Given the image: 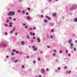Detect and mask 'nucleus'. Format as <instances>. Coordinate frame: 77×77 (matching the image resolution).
<instances>
[{
	"label": "nucleus",
	"mask_w": 77,
	"mask_h": 77,
	"mask_svg": "<svg viewBox=\"0 0 77 77\" xmlns=\"http://www.w3.org/2000/svg\"><path fill=\"white\" fill-rule=\"evenodd\" d=\"M74 51H76V48H74Z\"/></svg>",
	"instance_id": "51"
},
{
	"label": "nucleus",
	"mask_w": 77,
	"mask_h": 77,
	"mask_svg": "<svg viewBox=\"0 0 77 77\" xmlns=\"http://www.w3.org/2000/svg\"><path fill=\"white\" fill-rule=\"evenodd\" d=\"M27 58V59H29V56H27L26 57Z\"/></svg>",
	"instance_id": "33"
},
{
	"label": "nucleus",
	"mask_w": 77,
	"mask_h": 77,
	"mask_svg": "<svg viewBox=\"0 0 77 77\" xmlns=\"http://www.w3.org/2000/svg\"><path fill=\"white\" fill-rule=\"evenodd\" d=\"M13 52H15V49H13Z\"/></svg>",
	"instance_id": "27"
},
{
	"label": "nucleus",
	"mask_w": 77,
	"mask_h": 77,
	"mask_svg": "<svg viewBox=\"0 0 77 77\" xmlns=\"http://www.w3.org/2000/svg\"><path fill=\"white\" fill-rule=\"evenodd\" d=\"M47 20H45V23H46V22H47Z\"/></svg>",
	"instance_id": "58"
},
{
	"label": "nucleus",
	"mask_w": 77,
	"mask_h": 77,
	"mask_svg": "<svg viewBox=\"0 0 77 77\" xmlns=\"http://www.w3.org/2000/svg\"><path fill=\"white\" fill-rule=\"evenodd\" d=\"M23 14H25V11H23L22 12Z\"/></svg>",
	"instance_id": "24"
},
{
	"label": "nucleus",
	"mask_w": 77,
	"mask_h": 77,
	"mask_svg": "<svg viewBox=\"0 0 77 77\" xmlns=\"http://www.w3.org/2000/svg\"><path fill=\"white\" fill-rule=\"evenodd\" d=\"M11 55H12V56H14V52H12L11 54Z\"/></svg>",
	"instance_id": "15"
},
{
	"label": "nucleus",
	"mask_w": 77,
	"mask_h": 77,
	"mask_svg": "<svg viewBox=\"0 0 77 77\" xmlns=\"http://www.w3.org/2000/svg\"><path fill=\"white\" fill-rule=\"evenodd\" d=\"M72 43V39H70L69 41V44H71Z\"/></svg>",
	"instance_id": "5"
},
{
	"label": "nucleus",
	"mask_w": 77,
	"mask_h": 77,
	"mask_svg": "<svg viewBox=\"0 0 77 77\" xmlns=\"http://www.w3.org/2000/svg\"><path fill=\"white\" fill-rule=\"evenodd\" d=\"M32 35H33V36H35V33H33L32 34Z\"/></svg>",
	"instance_id": "49"
},
{
	"label": "nucleus",
	"mask_w": 77,
	"mask_h": 77,
	"mask_svg": "<svg viewBox=\"0 0 77 77\" xmlns=\"http://www.w3.org/2000/svg\"><path fill=\"white\" fill-rule=\"evenodd\" d=\"M18 60H16L14 61V62L15 63H16V62H18Z\"/></svg>",
	"instance_id": "26"
},
{
	"label": "nucleus",
	"mask_w": 77,
	"mask_h": 77,
	"mask_svg": "<svg viewBox=\"0 0 77 77\" xmlns=\"http://www.w3.org/2000/svg\"><path fill=\"white\" fill-rule=\"evenodd\" d=\"M23 26H26V24L25 23H23Z\"/></svg>",
	"instance_id": "54"
},
{
	"label": "nucleus",
	"mask_w": 77,
	"mask_h": 77,
	"mask_svg": "<svg viewBox=\"0 0 77 77\" xmlns=\"http://www.w3.org/2000/svg\"><path fill=\"white\" fill-rule=\"evenodd\" d=\"M56 51H57L56 50H54V53H56Z\"/></svg>",
	"instance_id": "30"
},
{
	"label": "nucleus",
	"mask_w": 77,
	"mask_h": 77,
	"mask_svg": "<svg viewBox=\"0 0 77 77\" xmlns=\"http://www.w3.org/2000/svg\"><path fill=\"white\" fill-rule=\"evenodd\" d=\"M53 23H50V25L51 26H53Z\"/></svg>",
	"instance_id": "18"
},
{
	"label": "nucleus",
	"mask_w": 77,
	"mask_h": 77,
	"mask_svg": "<svg viewBox=\"0 0 77 77\" xmlns=\"http://www.w3.org/2000/svg\"><path fill=\"white\" fill-rule=\"evenodd\" d=\"M13 32V31H11V32H10V33L11 34H12V32Z\"/></svg>",
	"instance_id": "31"
},
{
	"label": "nucleus",
	"mask_w": 77,
	"mask_h": 77,
	"mask_svg": "<svg viewBox=\"0 0 77 77\" xmlns=\"http://www.w3.org/2000/svg\"><path fill=\"white\" fill-rule=\"evenodd\" d=\"M48 70H49V69H46V71H48Z\"/></svg>",
	"instance_id": "42"
},
{
	"label": "nucleus",
	"mask_w": 77,
	"mask_h": 77,
	"mask_svg": "<svg viewBox=\"0 0 77 77\" xmlns=\"http://www.w3.org/2000/svg\"><path fill=\"white\" fill-rule=\"evenodd\" d=\"M26 18L28 20H30V16H27Z\"/></svg>",
	"instance_id": "7"
},
{
	"label": "nucleus",
	"mask_w": 77,
	"mask_h": 77,
	"mask_svg": "<svg viewBox=\"0 0 77 77\" xmlns=\"http://www.w3.org/2000/svg\"><path fill=\"white\" fill-rule=\"evenodd\" d=\"M75 43H77V40L75 41Z\"/></svg>",
	"instance_id": "64"
},
{
	"label": "nucleus",
	"mask_w": 77,
	"mask_h": 77,
	"mask_svg": "<svg viewBox=\"0 0 77 77\" xmlns=\"http://www.w3.org/2000/svg\"><path fill=\"white\" fill-rule=\"evenodd\" d=\"M66 74H68V73H69V74H70V73H71V71L67 72H66Z\"/></svg>",
	"instance_id": "13"
},
{
	"label": "nucleus",
	"mask_w": 77,
	"mask_h": 77,
	"mask_svg": "<svg viewBox=\"0 0 77 77\" xmlns=\"http://www.w3.org/2000/svg\"><path fill=\"white\" fill-rule=\"evenodd\" d=\"M41 72L42 73V74H45V69L43 68H42L41 70Z\"/></svg>",
	"instance_id": "2"
},
{
	"label": "nucleus",
	"mask_w": 77,
	"mask_h": 77,
	"mask_svg": "<svg viewBox=\"0 0 77 77\" xmlns=\"http://www.w3.org/2000/svg\"><path fill=\"white\" fill-rule=\"evenodd\" d=\"M30 34L31 35H32V32H30Z\"/></svg>",
	"instance_id": "63"
},
{
	"label": "nucleus",
	"mask_w": 77,
	"mask_h": 77,
	"mask_svg": "<svg viewBox=\"0 0 77 77\" xmlns=\"http://www.w3.org/2000/svg\"><path fill=\"white\" fill-rule=\"evenodd\" d=\"M13 21H16V19L14 18L13 19Z\"/></svg>",
	"instance_id": "47"
},
{
	"label": "nucleus",
	"mask_w": 77,
	"mask_h": 77,
	"mask_svg": "<svg viewBox=\"0 0 77 77\" xmlns=\"http://www.w3.org/2000/svg\"><path fill=\"white\" fill-rule=\"evenodd\" d=\"M5 26L6 27H8V25L7 24H5Z\"/></svg>",
	"instance_id": "28"
},
{
	"label": "nucleus",
	"mask_w": 77,
	"mask_h": 77,
	"mask_svg": "<svg viewBox=\"0 0 77 77\" xmlns=\"http://www.w3.org/2000/svg\"><path fill=\"white\" fill-rule=\"evenodd\" d=\"M53 56H56V54H53Z\"/></svg>",
	"instance_id": "29"
},
{
	"label": "nucleus",
	"mask_w": 77,
	"mask_h": 77,
	"mask_svg": "<svg viewBox=\"0 0 77 77\" xmlns=\"http://www.w3.org/2000/svg\"><path fill=\"white\" fill-rule=\"evenodd\" d=\"M35 38H36V37H33L32 39H35Z\"/></svg>",
	"instance_id": "37"
},
{
	"label": "nucleus",
	"mask_w": 77,
	"mask_h": 77,
	"mask_svg": "<svg viewBox=\"0 0 77 77\" xmlns=\"http://www.w3.org/2000/svg\"><path fill=\"white\" fill-rule=\"evenodd\" d=\"M20 11H21V10H19L17 12L18 13H20Z\"/></svg>",
	"instance_id": "21"
},
{
	"label": "nucleus",
	"mask_w": 77,
	"mask_h": 77,
	"mask_svg": "<svg viewBox=\"0 0 77 77\" xmlns=\"http://www.w3.org/2000/svg\"><path fill=\"white\" fill-rule=\"evenodd\" d=\"M21 44L22 45H24L25 43H24V42L23 41H22L21 42Z\"/></svg>",
	"instance_id": "9"
},
{
	"label": "nucleus",
	"mask_w": 77,
	"mask_h": 77,
	"mask_svg": "<svg viewBox=\"0 0 77 77\" xmlns=\"http://www.w3.org/2000/svg\"><path fill=\"white\" fill-rule=\"evenodd\" d=\"M22 68H24V65H23L22 66Z\"/></svg>",
	"instance_id": "34"
},
{
	"label": "nucleus",
	"mask_w": 77,
	"mask_h": 77,
	"mask_svg": "<svg viewBox=\"0 0 77 77\" xmlns=\"http://www.w3.org/2000/svg\"><path fill=\"white\" fill-rule=\"evenodd\" d=\"M77 8V5L73 4L72 6V9H75Z\"/></svg>",
	"instance_id": "3"
},
{
	"label": "nucleus",
	"mask_w": 77,
	"mask_h": 77,
	"mask_svg": "<svg viewBox=\"0 0 77 77\" xmlns=\"http://www.w3.org/2000/svg\"><path fill=\"white\" fill-rule=\"evenodd\" d=\"M5 34L6 35H8V33H7V32H5Z\"/></svg>",
	"instance_id": "44"
},
{
	"label": "nucleus",
	"mask_w": 77,
	"mask_h": 77,
	"mask_svg": "<svg viewBox=\"0 0 77 77\" xmlns=\"http://www.w3.org/2000/svg\"><path fill=\"white\" fill-rule=\"evenodd\" d=\"M68 56H71V54H69L68 55Z\"/></svg>",
	"instance_id": "62"
},
{
	"label": "nucleus",
	"mask_w": 77,
	"mask_h": 77,
	"mask_svg": "<svg viewBox=\"0 0 77 77\" xmlns=\"http://www.w3.org/2000/svg\"><path fill=\"white\" fill-rule=\"evenodd\" d=\"M18 35V33L17 32L15 33V35Z\"/></svg>",
	"instance_id": "45"
},
{
	"label": "nucleus",
	"mask_w": 77,
	"mask_h": 77,
	"mask_svg": "<svg viewBox=\"0 0 77 77\" xmlns=\"http://www.w3.org/2000/svg\"><path fill=\"white\" fill-rule=\"evenodd\" d=\"M39 77H42V75H39Z\"/></svg>",
	"instance_id": "50"
},
{
	"label": "nucleus",
	"mask_w": 77,
	"mask_h": 77,
	"mask_svg": "<svg viewBox=\"0 0 77 77\" xmlns=\"http://www.w3.org/2000/svg\"><path fill=\"white\" fill-rule=\"evenodd\" d=\"M47 48H50V46H47Z\"/></svg>",
	"instance_id": "40"
},
{
	"label": "nucleus",
	"mask_w": 77,
	"mask_h": 77,
	"mask_svg": "<svg viewBox=\"0 0 77 77\" xmlns=\"http://www.w3.org/2000/svg\"><path fill=\"white\" fill-rule=\"evenodd\" d=\"M19 54H20V55H22V54H23V52H19Z\"/></svg>",
	"instance_id": "12"
},
{
	"label": "nucleus",
	"mask_w": 77,
	"mask_h": 77,
	"mask_svg": "<svg viewBox=\"0 0 77 77\" xmlns=\"http://www.w3.org/2000/svg\"><path fill=\"white\" fill-rule=\"evenodd\" d=\"M74 21L75 22H77V18H75L74 19Z\"/></svg>",
	"instance_id": "11"
},
{
	"label": "nucleus",
	"mask_w": 77,
	"mask_h": 77,
	"mask_svg": "<svg viewBox=\"0 0 77 77\" xmlns=\"http://www.w3.org/2000/svg\"><path fill=\"white\" fill-rule=\"evenodd\" d=\"M64 68H65V69H67V67L66 66H64Z\"/></svg>",
	"instance_id": "32"
},
{
	"label": "nucleus",
	"mask_w": 77,
	"mask_h": 77,
	"mask_svg": "<svg viewBox=\"0 0 77 77\" xmlns=\"http://www.w3.org/2000/svg\"><path fill=\"white\" fill-rule=\"evenodd\" d=\"M9 16H13L15 15V12L14 11H10L8 13Z\"/></svg>",
	"instance_id": "1"
},
{
	"label": "nucleus",
	"mask_w": 77,
	"mask_h": 77,
	"mask_svg": "<svg viewBox=\"0 0 77 77\" xmlns=\"http://www.w3.org/2000/svg\"><path fill=\"white\" fill-rule=\"evenodd\" d=\"M27 9L28 11H30V8H28Z\"/></svg>",
	"instance_id": "22"
},
{
	"label": "nucleus",
	"mask_w": 77,
	"mask_h": 77,
	"mask_svg": "<svg viewBox=\"0 0 77 77\" xmlns=\"http://www.w3.org/2000/svg\"><path fill=\"white\" fill-rule=\"evenodd\" d=\"M26 37L28 39H30V37H29V35H27L26 36Z\"/></svg>",
	"instance_id": "17"
},
{
	"label": "nucleus",
	"mask_w": 77,
	"mask_h": 77,
	"mask_svg": "<svg viewBox=\"0 0 77 77\" xmlns=\"http://www.w3.org/2000/svg\"><path fill=\"white\" fill-rule=\"evenodd\" d=\"M38 60H40V58H38Z\"/></svg>",
	"instance_id": "48"
},
{
	"label": "nucleus",
	"mask_w": 77,
	"mask_h": 77,
	"mask_svg": "<svg viewBox=\"0 0 77 77\" xmlns=\"http://www.w3.org/2000/svg\"><path fill=\"white\" fill-rule=\"evenodd\" d=\"M9 18L10 20H11V19H12V17H9Z\"/></svg>",
	"instance_id": "38"
},
{
	"label": "nucleus",
	"mask_w": 77,
	"mask_h": 77,
	"mask_svg": "<svg viewBox=\"0 0 77 77\" xmlns=\"http://www.w3.org/2000/svg\"><path fill=\"white\" fill-rule=\"evenodd\" d=\"M33 30H35L36 29V28L35 27H33Z\"/></svg>",
	"instance_id": "46"
},
{
	"label": "nucleus",
	"mask_w": 77,
	"mask_h": 77,
	"mask_svg": "<svg viewBox=\"0 0 77 77\" xmlns=\"http://www.w3.org/2000/svg\"><path fill=\"white\" fill-rule=\"evenodd\" d=\"M16 53H19V52L18 51H16Z\"/></svg>",
	"instance_id": "61"
},
{
	"label": "nucleus",
	"mask_w": 77,
	"mask_h": 77,
	"mask_svg": "<svg viewBox=\"0 0 77 77\" xmlns=\"http://www.w3.org/2000/svg\"><path fill=\"white\" fill-rule=\"evenodd\" d=\"M15 27H14L13 29V30H12V31H13V32H14V30H15Z\"/></svg>",
	"instance_id": "16"
},
{
	"label": "nucleus",
	"mask_w": 77,
	"mask_h": 77,
	"mask_svg": "<svg viewBox=\"0 0 77 77\" xmlns=\"http://www.w3.org/2000/svg\"><path fill=\"white\" fill-rule=\"evenodd\" d=\"M45 17H46V18H48V16H46Z\"/></svg>",
	"instance_id": "59"
},
{
	"label": "nucleus",
	"mask_w": 77,
	"mask_h": 77,
	"mask_svg": "<svg viewBox=\"0 0 77 77\" xmlns=\"http://www.w3.org/2000/svg\"><path fill=\"white\" fill-rule=\"evenodd\" d=\"M48 20H50V17H48Z\"/></svg>",
	"instance_id": "60"
},
{
	"label": "nucleus",
	"mask_w": 77,
	"mask_h": 77,
	"mask_svg": "<svg viewBox=\"0 0 77 77\" xmlns=\"http://www.w3.org/2000/svg\"><path fill=\"white\" fill-rule=\"evenodd\" d=\"M50 37H51V38L53 39V35H51Z\"/></svg>",
	"instance_id": "20"
},
{
	"label": "nucleus",
	"mask_w": 77,
	"mask_h": 77,
	"mask_svg": "<svg viewBox=\"0 0 77 77\" xmlns=\"http://www.w3.org/2000/svg\"><path fill=\"white\" fill-rule=\"evenodd\" d=\"M37 39L38 40V42H41V40H40V38H37Z\"/></svg>",
	"instance_id": "8"
},
{
	"label": "nucleus",
	"mask_w": 77,
	"mask_h": 77,
	"mask_svg": "<svg viewBox=\"0 0 77 77\" xmlns=\"http://www.w3.org/2000/svg\"><path fill=\"white\" fill-rule=\"evenodd\" d=\"M47 37L48 39H50V36L49 35H47Z\"/></svg>",
	"instance_id": "14"
},
{
	"label": "nucleus",
	"mask_w": 77,
	"mask_h": 77,
	"mask_svg": "<svg viewBox=\"0 0 77 77\" xmlns=\"http://www.w3.org/2000/svg\"><path fill=\"white\" fill-rule=\"evenodd\" d=\"M6 57L7 58H9V56H6Z\"/></svg>",
	"instance_id": "56"
},
{
	"label": "nucleus",
	"mask_w": 77,
	"mask_h": 77,
	"mask_svg": "<svg viewBox=\"0 0 77 77\" xmlns=\"http://www.w3.org/2000/svg\"><path fill=\"white\" fill-rule=\"evenodd\" d=\"M56 15H57L55 13H54L52 14V16L54 17H56Z\"/></svg>",
	"instance_id": "6"
},
{
	"label": "nucleus",
	"mask_w": 77,
	"mask_h": 77,
	"mask_svg": "<svg viewBox=\"0 0 77 77\" xmlns=\"http://www.w3.org/2000/svg\"><path fill=\"white\" fill-rule=\"evenodd\" d=\"M31 42H33V40H32L31 41Z\"/></svg>",
	"instance_id": "57"
},
{
	"label": "nucleus",
	"mask_w": 77,
	"mask_h": 77,
	"mask_svg": "<svg viewBox=\"0 0 77 77\" xmlns=\"http://www.w3.org/2000/svg\"><path fill=\"white\" fill-rule=\"evenodd\" d=\"M29 29L30 30H32V29L31 28H29Z\"/></svg>",
	"instance_id": "55"
},
{
	"label": "nucleus",
	"mask_w": 77,
	"mask_h": 77,
	"mask_svg": "<svg viewBox=\"0 0 77 77\" xmlns=\"http://www.w3.org/2000/svg\"><path fill=\"white\" fill-rule=\"evenodd\" d=\"M38 50V48H35L34 49V51H36Z\"/></svg>",
	"instance_id": "19"
},
{
	"label": "nucleus",
	"mask_w": 77,
	"mask_h": 77,
	"mask_svg": "<svg viewBox=\"0 0 77 77\" xmlns=\"http://www.w3.org/2000/svg\"><path fill=\"white\" fill-rule=\"evenodd\" d=\"M66 53H68V51L67 50H66Z\"/></svg>",
	"instance_id": "52"
},
{
	"label": "nucleus",
	"mask_w": 77,
	"mask_h": 77,
	"mask_svg": "<svg viewBox=\"0 0 77 77\" xmlns=\"http://www.w3.org/2000/svg\"><path fill=\"white\" fill-rule=\"evenodd\" d=\"M11 60H15V58L14 57H11Z\"/></svg>",
	"instance_id": "10"
},
{
	"label": "nucleus",
	"mask_w": 77,
	"mask_h": 77,
	"mask_svg": "<svg viewBox=\"0 0 77 77\" xmlns=\"http://www.w3.org/2000/svg\"><path fill=\"white\" fill-rule=\"evenodd\" d=\"M9 20L7 19V23H9Z\"/></svg>",
	"instance_id": "23"
},
{
	"label": "nucleus",
	"mask_w": 77,
	"mask_h": 77,
	"mask_svg": "<svg viewBox=\"0 0 77 77\" xmlns=\"http://www.w3.org/2000/svg\"><path fill=\"white\" fill-rule=\"evenodd\" d=\"M73 45H74V44L73 43H71L70 45L71 46L70 48L71 49H72L73 48Z\"/></svg>",
	"instance_id": "4"
},
{
	"label": "nucleus",
	"mask_w": 77,
	"mask_h": 77,
	"mask_svg": "<svg viewBox=\"0 0 77 77\" xmlns=\"http://www.w3.org/2000/svg\"><path fill=\"white\" fill-rule=\"evenodd\" d=\"M12 22H10L9 23V24H10V25H12Z\"/></svg>",
	"instance_id": "35"
},
{
	"label": "nucleus",
	"mask_w": 77,
	"mask_h": 77,
	"mask_svg": "<svg viewBox=\"0 0 77 77\" xmlns=\"http://www.w3.org/2000/svg\"><path fill=\"white\" fill-rule=\"evenodd\" d=\"M32 48H35V46H32Z\"/></svg>",
	"instance_id": "53"
},
{
	"label": "nucleus",
	"mask_w": 77,
	"mask_h": 77,
	"mask_svg": "<svg viewBox=\"0 0 77 77\" xmlns=\"http://www.w3.org/2000/svg\"><path fill=\"white\" fill-rule=\"evenodd\" d=\"M58 70H60V68L59 67H58Z\"/></svg>",
	"instance_id": "36"
},
{
	"label": "nucleus",
	"mask_w": 77,
	"mask_h": 77,
	"mask_svg": "<svg viewBox=\"0 0 77 77\" xmlns=\"http://www.w3.org/2000/svg\"><path fill=\"white\" fill-rule=\"evenodd\" d=\"M51 32H54V30H53V29H51Z\"/></svg>",
	"instance_id": "41"
},
{
	"label": "nucleus",
	"mask_w": 77,
	"mask_h": 77,
	"mask_svg": "<svg viewBox=\"0 0 77 77\" xmlns=\"http://www.w3.org/2000/svg\"><path fill=\"white\" fill-rule=\"evenodd\" d=\"M62 53V51H60V53Z\"/></svg>",
	"instance_id": "39"
},
{
	"label": "nucleus",
	"mask_w": 77,
	"mask_h": 77,
	"mask_svg": "<svg viewBox=\"0 0 77 77\" xmlns=\"http://www.w3.org/2000/svg\"><path fill=\"white\" fill-rule=\"evenodd\" d=\"M26 15H29V13L27 12L26 13Z\"/></svg>",
	"instance_id": "43"
},
{
	"label": "nucleus",
	"mask_w": 77,
	"mask_h": 77,
	"mask_svg": "<svg viewBox=\"0 0 77 77\" xmlns=\"http://www.w3.org/2000/svg\"><path fill=\"white\" fill-rule=\"evenodd\" d=\"M41 18H43L44 17V15H41Z\"/></svg>",
	"instance_id": "25"
}]
</instances>
